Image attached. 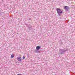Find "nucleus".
I'll list each match as a JSON object with an SVG mask.
<instances>
[{
	"label": "nucleus",
	"instance_id": "423d86ee",
	"mask_svg": "<svg viewBox=\"0 0 75 75\" xmlns=\"http://www.w3.org/2000/svg\"><path fill=\"white\" fill-rule=\"evenodd\" d=\"M35 53H40V51H38V50H35Z\"/></svg>",
	"mask_w": 75,
	"mask_h": 75
},
{
	"label": "nucleus",
	"instance_id": "39448f33",
	"mask_svg": "<svg viewBox=\"0 0 75 75\" xmlns=\"http://www.w3.org/2000/svg\"><path fill=\"white\" fill-rule=\"evenodd\" d=\"M36 49L37 50H39L40 49V47L39 46H37L36 47Z\"/></svg>",
	"mask_w": 75,
	"mask_h": 75
},
{
	"label": "nucleus",
	"instance_id": "1a4fd4ad",
	"mask_svg": "<svg viewBox=\"0 0 75 75\" xmlns=\"http://www.w3.org/2000/svg\"><path fill=\"white\" fill-rule=\"evenodd\" d=\"M19 56H21V55L20 54L19 55Z\"/></svg>",
	"mask_w": 75,
	"mask_h": 75
},
{
	"label": "nucleus",
	"instance_id": "f03ea898",
	"mask_svg": "<svg viewBox=\"0 0 75 75\" xmlns=\"http://www.w3.org/2000/svg\"><path fill=\"white\" fill-rule=\"evenodd\" d=\"M57 11L59 15H61V14H62V11L61 9H59V8H57Z\"/></svg>",
	"mask_w": 75,
	"mask_h": 75
},
{
	"label": "nucleus",
	"instance_id": "7ed1b4c3",
	"mask_svg": "<svg viewBox=\"0 0 75 75\" xmlns=\"http://www.w3.org/2000/svg\"><path fill=\"white\" fill-rule=\"evenodd\" d=\"M17 59L18 61H22V59H21V57H19L17 58Z\"/></svg>",
	"mask_w": 75,
	"mask_h": 75
},
{
	"label": "nucleus",
	"instance_id": "0eeeda50",
	"mask_svg": "<svg viewBox=\"0 0 75 75\" xmlns=\"http://www.w3.org/2000/svg\"><path fill=\"white\" fill-rule=\"evenodd\" d=\"M14 55L13 54L11 56V58H14Z\"/></svg>",
	"mask_w": 75,
	"mask_h": 75
},
{
	"label": "nucleus",
	"instance_id": "9d476101",
	"mask_svg": "<svg viewBox=\"0 0 75 75\" xmlns=\"http://www.w3.org/2000/svg\"><path fill=\"white\" fill-rule=\"evenodd\" d=\"M29 20H30V18L29 19Z\"/></svg>",
	"mask_w": 75,
	"mask_h": 75
},
{
	"label": "nucleus",
	"instance_id": "f257e3e1",
	"mask_svg": "<svg viewBox=\"0 0 75 75\" xmlns=\"http://www.w3.org/2000/svg\"><path fill=\"white\" fill-rule=\"evenodd\" d=\"M59 54H64V52H65L66 50L64 49H60L59 50Z\"/></svg>",
	"mask_w": 75,
	"mask_h": 75
},
{
	"label": "nucleus",
	"instance_id": "20e7f679",
	"mask_svg": "<svg viewBox=\"0 0 75 75\" xmlns=\"http://www.w3.org/2000/svg\"><path fill=\"white\" fill-rule=\"evenodd\" d=\"M69 9V7L68 6H65L64 7V9L65 10H68Z\"/></svg>",
	"mask_w": 75,
	"mask_h": 75
},
{
	"label": "nucleus",
	"instance_id": "6e6552de",
	"mask_svg": "<svg viewBox=\"0 0 75 75\" xmlns=\"http://www.w3.org/2000/svg\"><path fill=\"white\" fill-rule=\"evenodd\" d=\"M23 59H25V57H24V56H23Z\"/></svg>",
	"mask_w": 75,
	"mask_h": 75
}]
</instances>
